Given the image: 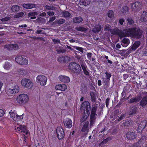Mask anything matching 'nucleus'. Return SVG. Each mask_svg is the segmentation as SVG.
<instances>
[{
  "instance_id": "nucleus-1",
  "label": "nucleus",
  "mask_w": 147,
  "mask_h": 147,
  "mask_svg": "<svg viewBox=\"0 0 147 147\" xmlns=\"http://www.w3.org/2000/svg\"><path fill=\"white\" fill-rule=\"evenodd\" d=\"M120 35L123 37L125 36H131L140 38L142 35V31L140 29L136 30L135 28L125 29L120 33Z\"/></svg>"
},
{
  "instance_id": "nucleus-2",
  "label": "nucleus",
  "mask_w": 147,
  "mask_h": 147,
  "mask_svg": "<svg viewBox=\"0 0 147 147\" xmlns=\"http://www.w3.org/2000/svg\"><path fill=\"white\" fill-rule=\"evenodd\" d=\"M68 68L71 72L77 74H80L82 72L80 65L75 62H71L68 65Z\"/></svg>"
},
{
  "instance_id": "nucleus-3",
  "label": "nucleus",
  "mask_w": 147,
  "mask_h": 147,
  "mask_svg": "<svg viewBox=\"0 0 147 147\" xmlns=\"http://www.w3.org/2000/svg\"><path fill=\"white\" fill-rule=\"evenodd\" d=\"M28 100V95L26 94H21L17 96L16 100L20 104H24L27 102Z\"/></svg>"
},
{
  "instance_id": "nucleus-4",
  "label": "nucleus",
  "mask_w": 147,
  "mask_h": 147,
  "mask_svg": "<svg viewBox=\"0 0 147 147\" xmlns=\"http://www.w3.org/2000/svg\"><path fill=\"white\" fill-rule=\"evenodd\" d=\"M16 61L20 65H25L28 63L27 58L24 56H18L16 57Z\"/></svg>"
},
{
  "instance_id": "nucleus-5",
  "label": "nucleus",
  "mask_w": 147,
  "mask_h": 147,
  "mask_svg": "<svg viewBox=\"0 0 147 147\" xmlns=\"http://www.w3.org/2000/svg\"><path fill=\"white\" fill-rule=\"evenodd\" d=\"M21 84L22 86L26 88L30 89L33 85L32 81L29 79L24 78L21 80Z\"/></svg>"
},
{
  "instance_id": "nucleus-6",
  "label": "nucleus",
  "mask_w": 147,
  "mask_h": 147,
  "mask_svg": "<svg viewBox=\"0 0 147 147\" xmlns=\"http://www.w3.org/2000/svg\"><path fill=\"white\" fill-rule=\"evenodd\" d=\"M47 81V78L43 75H38L36 78V82L39 83L41 86L46 85Z\"/></svg>"
},
{
  "instance_id": "nucleus-7",
  "label": "nucleus",
  "mask_w": 147,
  "mask_h": 147,
  "mask_svg": "<svg viewBox=\"0 0 147 147\" xmlns=\"http://www.w3.org/2000/svg\"><path fill=\"white\" fill-rule=\"evenodd\" d=\"M15 130L19 133H22L23 135L27 134L28 131L27 130L26 127L24 125H20L18 127L16 126Z\"/></svg>"
},
{
  "instance_id": "nucleus-8",
  "label": "nucleus",
  "mask_w": 147,
  "mask_h": 147,
  "mask_svg": "<svg viewBox=\"0 0 147 147\" xmlns=\"http://www.w3.org/2000/svg\"><path fill=\"white\" fill-rule=\"evenodd\" d=\"M81 109L86 111L87 114H89L90 112V103L87 101L83 102L81 105Z\"/></svg>"
},
{
  "instance_id": "nucleus-9",
  "label": "nucleus",
  "mask_w": 147,
  "mask_h": 147,
  "mask_svg": "<svg viewBox=\"0 0 147 147\" xmlns=\"http://www.w3.org/2000/svg\"><path fill=\"white\" fill-rule=\"evenodd\" d=\"M57 136L59 139H62L64 136V133L61 127H58L57 129Z\"/></svg>"
},
{
  "instance_id": "nucleus-10",
  "label": "nucleus",
  "mask_w": 147,
  "mask_h": 147,
  "mask_svg": "<svg viewBox=\"0 0 147 147\" xmlns=\"http://www.w3.org/2000/svg\"><path fill=\"white\" fill-rule=\"evenodd\" d=\"M19 91V87L18 85L13 86L12 88H9L8 90L7 93L9 95L15 94L18 93Z\"/></svg>"
},
{
  "instance_id": "nucleus-11",
  "label": "nucleus",
  "mask_w": 147,
  "mask_h": 147,
  "mask_svg": "<svg viewBox=\"0 0 147 147\" xmlns=\"http://www.w3.org/2000/svg\"><path fill=\"white\" fill-rule=\"evenodd\" d=\"M4 48L10 51L18 49L19 46L16 44H9L5 45Z\"/></svg>"
},
{
  "instance_id": "nucleus-12",
  "label": "nucleus",
  "mask_w": 147,
  "mask_h": 147,
  "mask_svg": "<svg viewBox=\"0 0 147 147\" xmlns=\"http://www.w3.org/2000/svg\"><path fill=\"white\" fill-rule=\"evenodd\" d=\"M141 7V5L139 2H136L131 5V8L132 10L136 11H140Z\"/></svg>"
},
{
  "instance_id": "nucleus-13",
  "label": "nucleus",
  "mask_w": 147,
  "mask_h": 147,
  "mask_svg": "<svg viewBox=\"0 0 147 147\" xmlns=\"http://www.w3.org/2000/svg\"><path fill=\"white\" fill-rule=\"evenodd\" d=\"M137 134L136 133L130 131L127 132L126 134V136L128 140H132L136 138Z\"/></svg>"
},
{
  "instance_id": "nucleus-14",
  "label": "nucleus",
  "mask_w": 147,
  "mask_h": 147,
  "mask_svg": "<svg viewBox=\"0 0 147 147\" xmlns=\"http://www.w3.org/2000/svg\"><path fill=\"white\" fill-rule=\"evenodd\" d=\"M121 44L124 47H127L130 43L129 40L127 38H124L121 41Z\"/></svg>"
},
{
  "instance_id": "nucleus-15",
  "label": "nucleus",
  "mask_w": 147,
  "mask_h": 147,
  "mask_svg": "<svg viewBox=\"0 0 147 147\" xmlns=\"http://www.w3.org/2000/svg\"><path fill=\"white\" fill-rule=\"evenodd\" d=\"M59 80L64 83H68L70 79L69 77L65 76H60L59 77Z\"/></svg>"
},
{
  "instance_id": "nucleus-16",
  "label": "nucleus",
  "mask_w": 147,
  "mask_h": 147,
  "mask_svg": "<svg viewBox=\"0 0 147 147\" xmlns=\"http://www.w3.org/2000/svg\"><path fill=\"white\" fill-rule=\"evenodd\" d=\"M64 124L66 127L71 128L72 126V121L70 119L67 118L64 121Z\"/></svg>"
},
{
  "instance_id": "nucleus-17",
  "label": "nucleus",
  "mask_w": 147,
  "mask_h": 147,
  "mask_svg": "<svg viewBox=\"0 0 147 147\" xmlns=\"http://www.w3.org/2000/svg\"><path fill=\"white\" fill-rule=\"evenodd\" d=\"M89 122L87 121L86 122L84 125L83 126L81 131L84 133L85 134H86L89 131L88 125Z\"/></svg>"
},
{
  "instance_id": "nucleus-18",
  "label": "nucleus",
  "mask_w": 147,
  "mask_h": 147,
  "mask_svg": "<svg viewBox=\"0 0 147 147\" xmlns=\"http://www.w3.org/2000/svg\"><path fill=\"white\" fill-rule=\"evenodd\" d=\"M103 26H102V28L103 27ZM102 28L100 24H96L95 25V26L93 28L92 31L94 33L98 32L101 30Z\"/></svg>"
},
{
  "instance_id": "nucleus-19",
  "label": "nucleus",
  "mask_w": 147,
  "mask_h": 147,
  "mask_svg": "<svg viewBox=\"0 0 147 147\" xmlns=\"http://www.w3.org/2000/svg\"><path fill=\"white\" fill-rule=\"evenodd\" d=\"M122 31H120L117 28L112 29L110 30V32L112 34H118L121 38H123L120 35V33Z\"/></svg>"
},
{
  "instance_id": "nucleus-20",
  "label": "nucleus",
  "mask_w": 147,
  "mask_h": 147,
  "mask_svg": "<svg viewBox=\"0 0 147 147\" xmlns=\"http://www.w3.org/2000/svg\"><path fill=\"white\" fill-rule=\"evenodd\" d=\"M22 6L23 7L26 9H31L36 7V5L33 3H24Z\"/></svg>"
},
{
  "instance_id": "nucleus-21",
  "label": "nucleus",
  "mask_w": 147,
  "mask_h": 147,
  "mask_svg": "<svg viewBox=\"0 0 147 147\" xmlns=\"http://www.w3.org/2000/svg\"><path fill=\"white\" fill-rule=\"evenodd\" d=\"M146 124L145 120L142 121L139 124L138 129L140 131L142 130L144 128Z\"/></svg>"
},
{
  "instance_id": "nucleus-22",
  "label": "nucleus",
  "mask_w": 147,
  "mask_h": 147,
  "mask_svg": "<svg viewBox=\"0 0 147 147\" xmlns=\"http://www.w3.org/2000/svg\"><path fill=\"white\" fill-rule=\"evenodd\" d=\"M98 107V105L95 104L93 106L92 108L91 113L90 115L96 116V112Z\"/></svg>"
},
{
  "instance_id": "nucleus-23",
  "label": "nucleus",
  "mask_w": 147,
  "mask_h": 147,
  "mask_svg": "<svg viewBox=\"0 0 147 147\" xmlns=\"http://www.w3.org/2000/svg\"><path fill=\"white\" fill-rule=\"evenodd\" d=\"M75 29L77 31L85 32L87 31V29L83 26H81L76 27Z\"/></svg>"
},
{
  "instance_id": "nucleus-24",
  "label": "nucleus",
  "mask_w": 147,
  "mask_h": 147,
  "mask_svg": "<svg viewBox=\"0 0 147 147\" xmlns=\"http://www.w3.org/2000/svg\"><path fill=\"white\" fill-rule=\"evenodd\" d=\"M83 19L80 17H74L73 19V22L76 23H80L82 21Z\"/></svg>"
},
{
  "instance_id": "nucleus-25",
  "label": "nucleus",
  "mask_w": 147,
  "mask_h": 147,
  "mask_svg": "<svg viewBox=\"0 0 147 147\" xmlns=\"http://www.w3.org/2000/svg\"><path fill=\"white\" fill-rule=\"evenodd\" d=\"M56 51L58 53H65L66 52V50L63 49L62 47H58L57 46H56Z\"/></svg>"
},
{
  "instance_id": "nucleus-26",
  "label": "nucleus",
  "mask_w": 147,
  "mask_h": 147,
  "mask_svg": "<svg viewBox=\"0 0 147 147\" xmlns=\"http://www.w3.org/2000/svg\"><path fill=\"white\" fill-rule=\"evenodd\" d=\"M96 116L90 115V123L91 126L93 125V124H94L96 120Z\"/></svg>"
},
{
  "instance_id": "nucleus-27",
  "label": "nucleus",
  "mask_w": 147,
  "mask_h": 147,
  "mask_svg": "<svg viewBox=\"0 0 147 147\" xmlns=\"http://www.w3.org/2000/svg\"><path fill=\"white\" fill-rule=\"evenodd\" d=\"M147 104V97L144 98L140 102V105L142 107H144Z\"/></svg>"
},
{
  "instance_id": "nucleus-28",
  "label": "nucleus",
  "mask_w": 147,
  "mask_h": 147,
  "mask_svg": "<svg viewBox=\"0 0 147 147\" xmlns=\"http://www.w3.org/2000/svg\"><path fill=\"white\" fill-rule=\"evenodd\" d=\"M11 10L14 12H17L20 10V7L18 5H14L11 8Z\"/></svg>"
},
{
  "instance_id": "nucleus-29",
  "label": "nucleus",
  "mask_w": 147,
  "mask_h": 147,
  "mask_svg": "<svg viewBox=\"0 0 147 147\" xmlns=\"http://www.w3.org/2000/svg\"><path fill=\"white\" fill-rule=\"evenodd\" d=\"M140 45V42L139 41L136 42L131 47V49L135 50L139 47Z\"/></svg>"
},
{
  "instance_id": "nucleus-30",
  "label": "nucleus",
  "mask_w": 147,
  "mask_h": 147,
  "mask_svg": "<svg viewBox=\"0 0 147 147\" xmlns=\"http://www.w3.org/2000/svg\"><path fill=\"white\" fill-rule=\"evenodd\" d=\"M12 65L9 63L6 62L4 66V67L5 69L7 70H9L11 67Z\"/></svg>"
},
{
  "instance_id": "nucleus-31",
  "label": "nucleus",
  "mask_w": 147,
  "mask_h": 147,
  "mask_svg": "<svg viewBox=\"0 0 147 147\" xmlns=\"http://www.w3.org/2000/svg\"><path fill=\"white\" fill-rule=\"evenodd\" d=\"M62 14V16H63L65 18L70 17L71 15L70 13L67 11H63Z\"/></svg>"
},
{
  "instance_id": "nucleus-32",
  "label": "nucleus",
  "mask_w": 147,
  "mask_h": 147,
  "mask_svg": "<svg viewBox=\"0 0 147 147\" xmlns=\"http://www.w3.org/2000/svg\"><path fill=\"white\" fill-rule=\"evenodd\" d=\"M65 20L64 19H60L58 20H57L55 21V22L56 24L58 25H61L64 23L65 22Z\"/></svg>"
},
{
  "instance_id": "nucleus-33",
  "label": "nucleus",
  "mask_w": 147,
  "mask_h": 147,
  "mask_svg": "<svg viewBox=\"0 0 147 147\" xmlns=\"http://www.w3.org/2000/svg\"><path fill=\"white\" fill-rule=\"evenodd\" d=\"M90 95L91 97V101L92 102H94L96 101L95 94L93 92L90 93Z\"/></svg>"
},
{
  "instance_id": "nucleus-34",
  "label": "nucleus",
  "mask_w": 147,
  "mask_h": 147,
  "mask_svg": "<svg viewBox=\"0 0 147 147\" xmlns=\"http://www.w3.org/2000/svg\"><path fill=\"white\" fill-rule=\"evenodd\" d=\"M129 147H143L141 143L139 142L136 143L134 144L129 145Z\"/></svg>"
},
{
  "instance_id": "nucleus-35",
  "label": "nucleus",
  "mask_w": 147,
  "mask_h": 147,
  "mask_svg": "<svg viewBox=\"0 0 147 147\" xmlns=\"http://www.w3.org/2000/svg\"><path fill=\"white\" fill-rule=\"evenodd\" d=\"M24 13L22 12L18 13L15 14L14 16V18H18L22 16H23Z\"/></svg>"
},
{
  "instance_id": "nucleus-36",
  "label": "nucleus",
  "mask_w": 147,
  "mask_h": 147,
  "mask_svg": "<svg viewBox=\"0 0 147 147\" xmlns=\"http://www.w3.org/2000/svg\"><path fill=\"white\" fill-rule=\"evenodd\" d=\"M79 3L80 5H86L88 3L87 0H80Z\"/></svg>"
},
{
  "instance_id": "nucleus-37",
  "label": "nucleus",
  "mask_w": 147,
  "mask_h": 147,
  "mask_svg": "<svg viewBox=\"0 0 147 147\" xmlns=\"http://www.w3.org/2000/svg\"><path fill=\"white\" fill-rule=\"evenodd\" d=\"M137 111L136 107H134L131 109L129 113V115H133L135 114Z\"/></svg>"
},
{
  "instance_id": "nucleus-38",
  "label": "nucleus",
  "mask_w": 147,
  "mask_h": 147,
  "mask_svg": "<svg viewBox=\"0 0 147 147\" xmlns=\"http://www.w3.org/2000/svg\"><path fill=\"white\" fill-rule=\"evenodd\" d=\"M9 113L10 114V117L14 121V119L16 118V117L17 116V114L16 113L14 112L11 113L9 112Z\"/></svg>"
},
{
  "instance_id": "nucleus-39",
  "label": "nucleus",
  "mask_w": 147,
  "mask_h": 147,
  "mask_svg": "<svg viewBox=\"0 0 147 147\" xmlns=\"http://www.w3.org/2000/svg\"><path fill=\"white\" fill-rule=\"evenodd\" d=\"M45 8L47 10H55L56 9V7H55L53 6H50L48 5L46 6Z\"/></svg>"
},
{
  "instance_id": "nucleus-40",
  "label": "nucleus",
  "mask_w": 147,
  "mask_h": 147,
  "mask_svg": "<svg viewBox=\"0 0 147 147\" xmlns=\"http://www.w3.org/2000/svg\"><path fill=\"white\" fill-rule=\"evenodd\" d=\"M39 13V12H32L28 13V16L31 17L37 15Z\"/></svg>"
},
{
  "instance_id": "nucleus-41",
  "label": "nucleus",
  "mask_w": 147,
  "mask_h": 147,
  "mask_svg": "<svg viewBox=\"0 0 147 147\" xmlns=\"http://www.w3.org/2000/svg\"><path fill=\"white\" fill-rule=\"evenodd\" d=\"M139 101V100L138 98H132L130 99L129 103H131L133 102H137Z\"/></svg>"
},
{
  "instance_id": "nucleus-42",
  "label": "nucleus",
  "mask_w": 147,
  "mask_h": 147,
  "mask_svg": "<svg viewBox=\"0 0 147 147\" xmlns=\"http://www.w3.org/2000/svg\"><path fill=\"white\" fill-rule=\"evenodd\" d=\"M108 17L111 18L114 16V13L113 11L112 10H110L108 13Z\"/></svg>"
},
{
  "instance_id": "nucleus-43",
  "label": "nucleus",
  "mask_w": 147,
  "mask_h": 147,
  "mask_svg": "<svg viewBox=\"0 0 147 147\" xmlns=\"http://www.w3.org/2000/svg\"><path fill=\"white\" fill-rule=\"evenodd\" d=\"M23 115H17V116L16 117V118L14 119V121H20L23 119Z\"/></svg>"
},
{
  "instance_id": "nucleus-44",
  "label": "nucleus",
  "mask_w": 147,
  "mask_h": 147,
  "mask_svg": "<svg viewBox=\"0 0 147 147\" xmlns=\"http://www.w3.org/2000/svg\"><path fill=\"white\" fill-rule=\"evenodd\" d=\"M127 20L129 24L130 25H132L134 23V21L132 20V18L129 17L127 18Z\"/></svg>"
},
{
  "instance_id": "nucleus-45",
  "label": "nucleus",
  "mask_w": 147,
  "mask_h": 147,
  "mask_svg": "<svg viewBox=\"0 0 147 147\" xmlns=\"http://www.w3.org/2000/svg\"><path fill=\"white\" fill-rule=\"evenodd\" d=\"M128 11V8L126 6H124L122 9L121 12L122 13H125L127 12Z\"/></svg>"
},
{
  "instance_id": "nucleus-46",
  "label": "nucleus",
  "mask_w": 147,
  "mask_h": 147,
  "mask_svg": "<svg viewBox=\"0 0 147 147\" xmlns=\"http://www.w3.org/2000/svg\"><path fill=\"white\" fill-rule=\"evenodd\" d=\"M19 74L20 75L25 74L27 73L25 69L20 70L19 72Z\"/></svg>"
},
{
  "instance_id": "nucleus-47",
  "label": "nucleus",
  "mask_w": 147,
  "mask_h": 147,
  "mask_svg": "<svg viewBox=\"0 0 147 147\" xmlns=\"http://www.w3.org/2000/svg\"><path fill=\"white\" fill-rule=\"evenodd\" d=\"M61 90L62 91L65 90L67 88L66 85L64 84H61Z\"/></svg>"
},
{
  "instance_id": "nucleus-48",
  "label": "nucleus",
  "mask_w": 147,
  "mask_h": 147,
  "mask_svg": "<svg viewBox=\"0 0 147 147\" xmlns=\"http://www.w3.org/2000/svg\"><path fill=\"white\" fill-rule=\"evenodd\" d=\"M52 41L54 44L60 43V40L58 39H53Z\"/></svg>"
},
{
  "instance_id": "nucleus-49",
  "label": "nucleus",
  "mask_w": 147,
  "mask_h": 147,
  "mask_svg": "<svg viewBox=\"0 0 147 147\" xmlns=\"http://www.w3.org/2000/svg\"><path fill=\"white\" fill-rule=\"evenodd\" d=\"M58 61L61 63H64V56L60 57L57 59Z\"/></svg>"
},
{
  "instance_id": "nucleus-50",
  "label": "nucleus",
  "mask_w": 147,
  "mask_h": 147,
  "mask_svg": "<svg viewBox=\"0 0 147 147\" xmlns=\"http://www.w3.org/2000/svg\"><path fill=\"white\" fill-rule=\"evenodd\" d=\"M105 74L106 75V80H107L108 81H109L111 76V75L107 72H106Z\"/></svg>"
},
{
  "instance_id": "nucleus-51",
  "label": "nucleus",
  "mask_w": 147,
  "mask_h": 147,
  "mask_svg": "<svg viewBox=\"0 0 147 147\" xmlns=\"http://www.w3.org/2000/svg\"><path fill=\"white\" fill-rule=\"evenodd\" d=\"M72 47L74 48H75L76 49L82 52V53L83 52V49L82 48L75 46H73Z\"/></svg>"
},
{
  "instance_id": "nucleus-52",
  "label": "nucleus",
  "mask_w": 147,
  "mask_h": 147,
  "mask_svg": "<svg viewBox=\"0 0 147 147\" xmlns=\"http://www.w3.org/2000/svg\"><path fill=\"white\" fill-rule=\"evenodd\" d=\"M64 63L68 62L70 60V58L67 56H64Z\"/></svg>"
},
{
  "instance_id": "nucleus-53",
  "label": "nucleus",
  "mask_w": 147,
  "mask_h": 147,
  "mask_svg": "<svg viewBox=\"0 0 147 147\" xmlns=\"http://www.w3.org/2000/svg\"><path fill=\"white\" fill-rule=\"evenodd\" d=\"M81 66L83 71L86 70L87 69V67L86 64L85 63L84 64L82 63V64H81Z\"/></svg>"
},
{
  "instance_id": "nucleus-54",
  "label": "nucleus",
  "mask_w": 147,
  "mask_h": 147,
  "mask_svg": "<svg viewBox=\"0 0 147 147\" xmlns=\"http://www.w3.org/2000/svg\"><path fill=\"white\" fill-rule=\"evenodd\" d=\"M146 18L142 14L141 16L140 20L142 22H144L146 20Z\"/></svg>"
},
{
  "instance_id": "nucleus-55",
  "label": "nucleus",
  "mask_w": 147,
  "mask_h": 147,
  "mask_svg": "<svg viewBox=\"0 0 147 147\" xmlns=\"http://www.w3.org/2000/svg\"><path fill=\"white\" fill-rule=\"evenodd\" d=\"M10 19V18L9 17H6L3 18L1 19V21H6L9 20Z\"/></svg>"
},
{
  "instance_id": "nucleus-56",
  "label": "nucleus",
  "mask_w": 147,
  "mask_h": 147,
  "mask_svg": "<svg viewBox=\"0 0 147 147\" xmlns=\"http://www.w3.org/2000/svg\"><path fill=\"white\" fill-rule=\"evenodd\" d=\"M107 143V140H104L101 142H100L99 144V146H101L103 145L106 144Z\"/></svg>"
},
{
  "instance_id": "nucleus-57",
  "label": "nucleus",
  "mask_w": 147,
  "mask_h": 147,
  "mask_svg": "<svg viewBox=\"0 0 147 147\" xmlns=\"http://www.w3.org/2000/svg\"><path fill=\"white\" fill-rule=\"evenodd\" d=\"M124 125L125 126H129L131 125V122L129 121H125L124 123Z\"/></svg>"
},
{
  "instance_id": "nucleus-58",
  "label": "nucleus",
  "mask_w": 147,
  "mask_h": 147,
  "mask_svg": "<svg viewBox=\"0 0 147 147\" xmlns=\"http://www.w3.org/2000/svg\"><path fill=\"white\" fill-rule=\"evenodd\" d=\"M125 115L124 114H122L119 117L118 119V121H119L123 119L124 117H125Z\"/></svg>"
},
{
  "instance_id": "nucleus-59",
  "label": "nucleus",
  "mask_w": 147,
  "mask_h": 147,
  "mask_svg": "<svg viewBox=\"0 0 147 147\" xmlns=\"http://www.w3.org/2000/svg\"><path fill=\"white\" fill-rule=\"evenodd\" d=\"M87 57L89 60H91V58L92 56V53H88L87 54Z\"/></svg>"
},
{
  "instance_id": "nucleus-60",
  "label": "nucleus",
  "mask_w": 147,
  "mask_h": 147,
  "mask_svg": "<svg viewBox=\"0 0 147 147\" xmlns=\"http://www.w3.org/2000/svg\"><path fill=\"white\" fill-rule=\"evenodd\" d=\"M111 28V26L109 25H107L105 26V29L106 30H108L109 31L110 30Z\"/></svg>"
},
{
  "instance_id": "nucleus-61",
  "label": "nucleus",
  "mask_w": 147,
  "mask_h": 147,
  "mask_svg": "<svg viewBox=\"0 0 147 147\" xmlns=\"http://www.w3.org/2000/svg\"><path fill=\"white\" fill-rule=\"evenodd\" d=\"M61 84H58L55 87V89L56 90H61Z\"/></svg>"
},
{
  "instance_id": "nucleus-62",
  "label": "nucleus",
  "mask_w": 147,
  "mask_h": 147,
  "mask_svg": "<svg viewBox=\"0 0 147 147\" xmlns=\"http://www.w3.org/2000/svg\"><path fill=\"white\" fill-rule=\"evenodd\" d=\"M56 18L55 16L53 17H52L51 18L50 20L49 21V23L53 21H54Z\"/></svg>"
},
{
  "instance_id": "nucleus-63",
  "label": "nucleus",
  "mask_w": 147,
  "mask_h": 147,
  "mask_svg": "<svg viewBox=\"0 0 147 147\" xmlns=\"http://www.w3.org/2000/svg\"><path fill=\"white\" fill-rule=\"evenodd\" d=\"M4 113L3 110L2 109H0V117L3 116Z\"/></svg>"
},
{
  "instance_id": "nucleus-64",
  "label": "nucleus",
  "mask_w": 147,
  "mask_h": 147,
  "mask_svg": "<svg viewBox=\"0 0 147 147\" xmlns=\"http://www.w3.org/2000/svg\"><path fill=\"white\" fill-rule=\"evenodd\" d=\"M47 14L49 16H53L54 15L55 13L53 11H48L47 12Z\"/></svg>"
}]
</instances>
